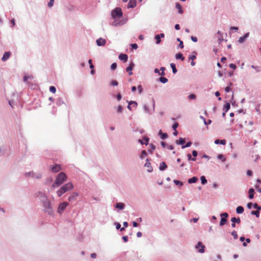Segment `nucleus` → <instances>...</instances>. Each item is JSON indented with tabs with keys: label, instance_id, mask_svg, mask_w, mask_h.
Listing matches in <instances>:
<instances>
[{
	"label": "nucleus",
	"instance_id": "obj_1",
	"mask_svg": "<svg viewBox=\"0 0 261 261\" xmlns=\"http://www.w3.org/2000/svg\"><path fill=\"white\" fill-rule=\"evenodd\" d=\"M38 196L40 197L41 201L42 202L44 207V211L48 215L53 214V210L50 204V201L48 199L47 197L44 193L39 192Z\"/></svg>",
	"mask_w": 261,
	"mask_h": 261
},
{
	"label": "nucleus",
	"instance_id": "obj_2",
	"mask_svg": "<svg viewBox=\"0 0 261 261\" xmlns=\"http://www.w3.org/2000/svg\"><path fill=\"white\" fill-rule=\"evenodd\" d=\"M67 179V176L64 172H60L56 177L54 183L52 185V187L56 188L61 186Z\"/></svg>",
	"mask_w": 261,
	"mask_h": 261
},
{
	"label": "nucleus",
	"instance_id": "obj_3",
	"mask_svg": "<svg viewBox=\"0 0 261 261\" xmlns=\"http://www.w3.org/2000/svg\"><path fill=\"white\" fill-rule=\"evenodd\" d=\"M73 188V185L72 182H68L62 186L57 191V194L58 197L61 196L63 194L67 191H71Z\"/></svg>",
	"mask_w": 261,
	"mask_h": 261
},
{
	"label": "nucleus",
	"instance_id": "obj_4",
	"mask_svg": "<svg viewBox=\"0 0 261 261\" xmlns=\"http://www.w3.org/2000/svg\"><path fill=\"white\" fill-rule=\"evenodd\" d=\"M111 15L113 18H120L122 15V12L120 8H116L111 12Z\"/></svg>",
	"mask_w": 261,
	"mask_h": 261
},
{
	"label": "nucleus",
	"instance_id": "obj_5",
	"mask_svg": "<svg viewBox=\"0 0 261 261\" xmlns=\"http://www.w3.org/2000/svg\"><path fill=\"white\" fill-rule=\"evenodd\" d=\"M68 205V203L67 202H63L61 203L58 207L57 212L60 214H62L63 211L65 210L66 207Z\"/></svg>",
	"mask_w": 261,
	"mask_h": 261
},
{
	"label": "nucleus",
	"instance_id": "obj_6",
	"mask_svg": "<svg viewBox=\"0 0 261 261\" xmlns=\"http://www.w3.org/2000/svg\"><path fill=\"white\" fill-rule=\"evenodd\" d=\"M197 249H199L198 251L200 253H203L204 252V246L200 242H199L197 245L196 246Z\"/></svg>",
	"mask_w": 261,
	"mask_h": 261
},
{
	"label": "nucleus",
	"instance_id": "obj_7",
	"mask_svg": "<svg viewBox=\"0 0 261 261\" xmlns=\"http://www.w3.org/2000/svg\"><path fill=\"white\" fill-rule=\"evenodd\" d=\"M53 172H58L61 170V168L60 165L55 164V165L50 167Z\"/></svg>",
	"mask_w": 261,
	"mask_h": 261
},
{
	"label": "nucleus",
	"instance_id": "obj_8",
	"mask_svg": "<svg viewBox=\"0 0 261 261\" xmlns=\"http://www.w3.org/2000/svg\"><path fill=\"white\" fill-rule=\"evenodd\" d=\"M96 43L98 46H103L106 43V40L102 38H100L96 40Z\"/></svg>",
	"mask_w": 261,
	"mask_h": 261
},
{
	"label": "nucleus",
	"instance_id": "obj_9",
	"mask_svg": "<svg viewBox=\"0 0 261 261\" xmlns=\"http://www.w3.org/2000/svg\"><path fill=\"white\" fill-rule=\"evenodd\" d=\"M134 67V64L131 63L126 68V71L128 73L129 75H131L133 74L132 70Z\"/></svg>",
	"mask_w": 261,
	"mask_h": 261
},
{
	"label": "nucleus",
	"instance_id": "obj_10",
	"mask_svg": "<svg viewBox=\"0 0 261 261\" xmlns=\"http://www.w3.org/2000/svg\"><path fill=\"white\" fill-rule=\"evenodd\" d=\"M78 196V194L76 192H74L71 194V195L68 197V200L69 201H72L76 200L77 196Z\"/></svg>",
	"mask_w": 261,
	"mask_h": 261
},
{
	"label": "nucleus",
	"instance_id": "obj_11",
	"mask_svg": "<svg viewBox=\"0 0 261 261\" xmlns=\"http://www.w3.org/2000/svg\"><path fill=\"white\" fill-rule=\"evenodd\" d=\"M249 33H246L244 36L241 37L239 39V42L240 43H243L249 37Z\"/></svg>",
	"mask_w": 261,
	"mask_h": 261
},
{
	"label": "nucleus",
	"instance_id": "obj_12",
	"mask_svg": "<svg viewBox=\"0 0 261 261\" xmlns=\"http://www.w3.org/2000/svg\"><path fill=\"white\" fill-rule=\"evenodd\" d=\"M145 167L147 168V171L149 172H151L152 171V168L151 166L150 163L149 162V160L148 159H146V162L145 164Z\"/></svg>",
	"mask_w": 261,
	"mask_h": 261
},
{
	"label": "nucleus",
	"instance_id": "obj_13",
	"mask_svg": "<svg viewBox=\"0 0 261 261\" xmlns=\"http://www.w3.org/2000/svg\"><path fill=\"white\" fill-rule=\"evenodd\" d=\"M119 59L122 61H123L124 62H126L128 59V56L126 54H121L119 56Z\"/></svg>",
	"mask_w": 261,
	"mask_h": 261
},
{
	"label": "nucleus",
	"instance_id": "obj_14",
	"mask_svg": "<svg viewBox=\"0 0 261 261\" xmlns=\"http://www.w3.org/2000/svg\"><path fill=\"white\" fill-rule=\"evenodd\" d=\"M11 53L10 51L6 52L3 56L2 60L6 61L10 57Z\"/></svg>",
	"mask_w": 261,
	"mask_h": 261
},
{
	"label": "nucleus",
	"instance_id": "obj_15",
	"mask_svg": "<svg viewBox=\"0 0 261 261\" xmlns=\"http://www.w3.org/2000/svg\"><path fill=\"white\" fill-rule=\"evenodd\" d=\"M148 141H149V138H147V137H144L142 140L139 139L138 141H139V142L141 144H146V145H147V144H148Z\"/></svg>",
	"mask_w": 261,
	"mask_h": 261
},
{
	"label": "nucleus",
	"instance_id": "obj_16",
	"mask_svg": "<svg viewBox=\"0 0 261 261\" xmlns=\"http://www.w3.org/2000/svg\"><path fill=\"white\" fill-rule=\"evenodd\" d=\"M167 166L165 162H162V163H160L159 167L160 170L163 171L165 170L166 168H167Z\"/></svg>",
	"mask_w": 261,
	"mask_h": 261
},
{
	"label": "nucleus",
	"instance_id": "obj_17",
	"mask_svg": "<svg viewBox=\"0 0 261 261\" xmlns=\"http://www.w3.org/2000/svg\"><path fill=\"white\" fill-rule=\"evenodd\" d=\"M197 180L198 178L197 177L194 176L188 179V182L189 184L195 183Z\"/></svg>",
	"mask_w": 261,
	"mask_h": 261
},
{
	"label": "nucleus",
	"instance_id": "obj_18",
	"mask_svg": "<svg viewBox=\"0 0 261 261\" xmlns=\"http://www.w3.org/2000/svg\"><path fill=\"white\" fill-rule=\"evenodd\" d=\"M136 5V2L135 1L130 0L128 4V8H134Z\"/></svg>",
	"mask_w": 261,
	"mask_h": 261
},
{
	"label": "nucleus",
	"instance_id": "obj_19",
	"mask_svg": "<svg viewBox=\"0 0 261 261\" xmlns=\"http://www.w3.org/2000/svg\"><path fill=\"white\" fill-rule=\"evenodd\" d=\"M175 7L178 10L179 13H180V14H182L183 13V11L182 10V7H181V6L180 5V4H179L178 3H176V5H175Z\"/></svg>",
	"mask_w": 261,
	"mask_h": 261
},
{
	"label": "nucleus",
	"instance_id": "obj_20",
	"mask_svg": "<svg viewBox=\"0 0 261 261\" xmlns=\"http://www.w3.org/2000/svg\"><path fill=\"white\" fill-rule=\"evenodd\" d=\"M254 191L253 189L250 188L249 190V198L250 199H252L253 198V197H254Z\"/></svg>",
	"mask_w": 261,
	"mask_h": 261
},
{
	"label": "nucleus",
	"instance_id": "obj_21",
	"mask_svg": "<svg viewBox=\"0 0 261 261\" xmlns=\"http://www.w3.org/2000/svg\"><path fill=\"white\" fill-rule=\"evenodd\" d=\"M236 212L238 214H242L244 212V208L242 206H239L236 209Z\"/></svg>",
	"mask_w": 261,
	"mask_h": 261
},
{
	"label": "nucleus",
	"instance_id": "obj_22",
	"mask_svg": "<svg viewBox=\"0 0 261 261\" xmlns=\"http://www.w3.org/2000/svg\"><path fill=\"white\" fill-rule=\"evenodd\" d=\"M215 143L216 144L220 143L222 145H225L226 144V141L225 140H219V139H217L215 141Z\"/></svg>",
	"mask_w": 261,
	"mask_h": 261
},
{
	"label": "nucleus",
	"instance_id": "obj_23",
	"mask_svg": "<svg viewBox=\"0 0 261 261\" xmlns=\"http://www.w3.org/2000/svg\"><path fill=\"white\" fill-rule=\"evenodd\" d=\"M185 142H186L185 139L180 138L179 140H176V143L177 144L182 145L185 143Z\"/></svg>",
	"mask_w": 261,
	"mask_h": 261
},
{
	"label": "nucleus",
	"instance_id": "obj_24",
	"mask_svg": "<svg viewBox=\"0 0 261 261\" xmlns=\"http://www.w3.org/2000/svg\"><path fill=\"white\" fill-rule=\"evenodd\" d=\"M231 221L232 222H234L239 224L241 222V220L239 218H237L236 217H232L231 219Z\"/></svg>",
	"mask_w": 261,
	"mask_h": 261
},
{
	"label": "nucleus",
	"instance_id": "obj_25",
	"mask_svg": "<svg viewBox=\"0 0 261 261\" xmlns=\"http://www.w3.org/2000/svg\"><path fill=\"white\" fill-rule=\"evenodd\" d=\"M124 206V204L123 203H117L116 205V208H119L120 210L123 209Z\"/></svg>",
	"mask_w": 261,
	"mask_h": 261
},
{
	"label": "nucleus",
	"instance_id": "obj_26",
	"mask_svg": "<svg viewBox=\"0 0 261 261\" xmlns=\"http://www.w3.org/2000/svg\"><path fill=\"white\" fill-rule=\"evenodd\" d=\"M230 105L229 103L227 102L224 106L223 110L225 111V112H226L230 109Z\"/></svg>",
	"mask_w": 261,
	"mask_h": 261
},
{
	"label": "nucleus",
	"instance_id": "obj_27",
	"mask_svg": "<svg viewBox=\"0 0 261 261\" xmlns=\"http://www.w3.org/2000/svg\"><path fill=\"white\" fill-rule=\"evenodd\" d=\"M175 58L176 59H181L182 61H184L185 58L183 57L182 54L181 53L177 54L175 56Z\"/></svg>",
	"mask_w": 261,
	"mask_h": 261
},
{
	"label": "nucleus",
	"instance_id": "obj_28",
	"mask_svg": "<svg viewBox=\"0 0 261 261\" xmlns=\"http://www.w3.org/2000/svg\"><path fill=\"white\" fill-rule=\"evenodd\" d=\"M159 134L161 135V138L162 139H165L168 137L167 134L166 133H163L161 130H160Z\"/></svg>",
	"mask_w": 261,
	"mask_h": 261
},
{
	"label": "nucleus",
	"instance_id": "obj_29",
	"mask_svg": "<svg viewBox=\"0 0 261 261\" xmlns=\"http://www.w3.org/2000/svg\"><path fill=\"white\" fill-rule=\"evenodd\" d=\"M227 221V219L225 218L221 217V221L220 222V225H224Z\"/></svg>",
	"mask_w": 261,
	"mask_h": 261
},
{
	"label": "nucleus",
	"instance_id": "obj_30",
	"mask_svg": "<svg viewBox=\"0 0 261 261\" xmlns=\"http://www.w3.org/2000/svg\"><path fill=\"white\" fill-rule=\"evenodd\" d=\"M146 156H147V152H146V151L145 150H142V152H141V154L140 155V158L143 159H144Z\"/></svg>",
	"mask_w": 261,
	"mask_h": 261
},
{
	"label": "nucleus",
	"instance_id": "obj_31",
	"mask_svg": "<svg viewBox=\"0 0 261 261\" xmlns=\"http://www.w3.org/2000/svg\"><path fill=\"white\" fill-rule=\"evenodd\" d=\"M159 80L162 83H166L168 82V79L165 77H161Z\"/></svg>",
	"mask_w": 261,
	"mask_h": 261
},
{
	"label": "nucleus",
	"instance_id": "obj_32",
	"mask_svg": "<svg viewBox=\"0 0 261 261\" xmlns=\"http://www.w3.org/2000/svg\"><path fill=\"white\" fill-rule=\"evenodd\" d=\"M170 66H171V68L172 69L173 72L174 73H176L177 70L176 69L175 64L173 63H171V64H170Z\"/></svg>",
	"mask_w": 261,
	"mask_h": 261
},
{
	"label": "nucleus",
	"instance_id": "obj_33",
	"mask_svg": "<svg viewBox=\"0 0 261 261\" xmlns=\"http://www.w3.org/2000/svg\"><path fill=\"white\" fill-rule=\"evenodd\" d=\"M200 179L201 181V184L202 185H204L207 182V180L206 179L205 177L204 176H201Z\"/></svg>",
	"mask_w": 261,
	"mask_h": 261
},
{
	"label": "nucleus",
	"instance_id": "obj_34",
	"mask_svg": "<svg viewBox=\"0 0 261 261\" xmlns=\"http://www.w3.org/2000/svg\"><path fill=\"white\" fill-rule=\"evenodd\" d=\"M155 39H156V44H159L161 40L160 39V35H156L155 36Z\"/></svg>",
	"mask_w": 261,
	"mask_h": 261
},
{
	"label": "nucleus",
	"instance_id": "obj_35",
	"mask_svg": "<svg viewBox=\"0 0 261 261\" xmlns=\"http://www.w3.org/2000/svg\"><path fill=\"white\" fill-rule=\"evenodd\" d=\"M251 214L255 215L256 217H258L259 216V211L256 210L255 211H252Z\"/></svg>",
	"mask_w": 261,
	"mask_h": 261
},
{
	"label": "nucleus",
	"instance_id": "obj_36",
	"mask_svg": "<svg viewBox=\"0 0 261 261\" xmlns=\"http://www.w3.org/2000/svg\"><path fill=\"white\" fill-rule=\"evenodd\" d=\"M231 235L233 236V238L234 239H237L238 238V234H237V232L235 230H233L232 232H231Z\"/></svg>",
	"mask_w": 261,
	"mask_h": 261
},
{
	"label": "nucleus",
	"instance_id": "obj_37",
	"mask_svg": "<svg viewBox=\"0 0 261 261\" xmlns=\"http://www.w3.org/2000/svg\"><path fill=\"white\" fill-rule=\"evenodd\" d=\"M32 76H29V75H24L23 77V81L24 82H26L28 79H32Z\"/></svg>",
	"mask_w": 261,
	"mask_h": 261
},
{
	"label": "nucleus",
	"instance_id": "obj_38",
	"mask_svg": "<svg viewBox=\"0 0 261 261\" xmlns=\"http://www.w3.org/2000/svg\"><path fill=\"white\" fill-rule=\"evenodd\" d=\"M49 91L53 93H55L56 89L54 86H50L49 88Z\"/></svg>",
	"mask_w": 261,
	"mask_h": 261
},
{
	"label": "nucleus",
	"instance_id": "obj_39",
	"mask_svg": "<svg viewBox=\"0 0 261 261\" xmlns=\"http://www.w3.org/2000/svg\"><path fill=\"white\" fill-rule=\"evenodd\" d=\"M160 69L162 71V72L161 73H159V74L161 75H165V73L164 71L165 70V68L162 67Z\"/></svg>",
	"mask_w": 261,
	"mask_h": 261
},
{
	"label": "nucleus",
	"instance_id": "obj_40",
	"mask_svg": "<svg viewBox=\"0 0 261 261\" xmlns=\"http://www.w3.org/2000/svg\"><path fill=\"white\" fill-rule=\"evenodd\" d=\"M188 160H192L195 161L196 160L195 158H192L191 155L190 154H188L187 155Z\"/></svg>",
	"mask_w": 261,
	"mask_h": 261
},
{
	"label": "nucleus",
	"instance_id": "obj_41",
	"mask_svg": "<svg viewBox=\"0 0 261 261\" xmlns=\"http://www.w3.org/2000/svg\"><path fill=\"white\" fill-rule=\"evenodd\" d=\"M174 182L175 183V185H180V186H182L183 185L182 182H181L179 180H174Z\"/></svg>",
	"mask_w": 261,
	"mask_h": 261
},
{
	"label": "nucleus",
	"instance_id": "obj_42",
	"mask_svg": "<svg viewBox=\"0 0 261 261\" xmlns=\"http://www.w3.org/2000/svg\"><path fill=\"white\" fill-rule=\"evenodd\" d=\"M196 98V96L195 95L193 94H190L189 96H188V98L190 99V100H192V99H195Z\"/></svg>",
	"mask_w": 261,
	"mask_h": 261
},
{
	"label": "nucleus",
	"instance_id": "obj_43",
	"mask_svg": "<svg viewBox=\"0 0 261 261\" xmlns=\"http://www.w3.org/2000/svg\"><path fill=\"white\" fill-rule=\"evenodd\" d=\"M218 158L220 160H222L223 162L225 161V159L222 154H219L218 156Z\"/></svg>",
	"mask_w": 261,
	"mask_h": 261
},
{
	"label": "nucleus",
	"instance_id": "obj_44",
	"mask_svg": "<svg viewBox=\"0 0 261 261\" xmlns=\"http://www.w3.org/2000/svg\"><path fill=\"white\" fill-rule=\"evenodd\" d=\"M55 0H49V2L48 3V6L49 7H51L54 5V2Z\"/></svg>",
	"mask_w": 261,
	"mask_h": 261
},
{
	"label": "nucleus",
	"instance_id": "obj_45",
	"mask_svg": "<svg viewBox=\"0 0 261 261\" xmlns=\"http://www.w3.org/2000/svg\"><path fill=\"white\" fill-rule=\"evenodd\" d=\"M111 68L112 70H115L117 68V64L116 63H113L111 65Z\"/></svg>",
	"mask_w": 261,
	"mask_h": 261
},
{
	"label": "nucleus",
	"instance_id": "obj_46",
	"mask_svg": "<svg viewBox=\"0 0 261 261\" xmlns=\"http://www.w3.org/2000/svg\"><path fill=\"white\" fill-rule=\"evenodd\" d=\"M253 207L254 208H256L257 210H258V211H259L261 209V207L258 206L256 203H254L253 204Z\"/></svg>",
	"mask_w": 261,
	"mask_h": 261
},
{
	"label": "nucleus",
	"instance_id": "obj_47",
	"mask_svg": "<svg viewBox=\"0 0 261 261\" xmlns=\"http://www.w3.org/2000/svg\"><path fill=\"white\" fill-rule=\"evenodd\" d=\"M192 144V143L191 142H188L185 146H182V148H185L186 147H190Z\"/></svg>",
	"mask_w": 261,
	"mask_h": 261
},
{
	"label": "nucleus",
	"instance_id": "obj_48",
	"mask_svg": "<svg viewBox=\"0 0 261 261\" xmlns=\"http://www.w3.org/2000/svg\"><path fill=\"white\" fill-rule=\"evenodd\" d=\"M150 146L151 149L149 150V152H150V153H152V151L155 149V147L152 144H150Z\"/></svg>",
	"mask_w": 261,
	"mask_h": 261
},
{
	"label": "nucleus",
	"instance_id": "obj_49",
	"mask_svg": "<svg viewBox=\"0 0 261 261\" xmlns=\"http://www.w3.org/2000/svg\"><path fill=\"white\" fill-rule=\"evenodd\" d=\"M112 86H117L118 85V83L116 81H112L111 83Z\"/></svg>",
	"mask_w": 261,
	"mask_h": 261
},
{
	"label": "nucleus",
	"instance_id": "obj_50",
	"mask_svg": "<svg viewBox=\"0 0 261 261\" xmlns=\"http://www.w3.org/2000/svg\"><path fill=\"white\" fill-rule=\"evenodd\" d=\"M221 217L225 218L226 219L228 217V215L227 213H224L221 214Z\"/></svg>",
	"mask_w": 261,
	"mask_h": 261
},
{
	"label": "nucleus",
	"instance_id": "obj_51",
	"mask_svg": "<svg viewBox=\"0 0 261 261\" xmlns=\"http://www.w3.org/2000/svg\"><path fill=\"white\" fill-rule=\"evenodd\" d=\"M92 61L91 59L89 60V61H88V62H89V63L90 64V68L91 69H93L94 68V66L92 64Z\"/></svg>",
	"mask_w": 261,
	"mask_h": 261
},
{
	"label": "nucleus",
	"instance_id": "obj_52",
	"mask_svg": "<svg viewBox=\"0 0 261 261\" xmlns=\"http://www.w3.org/2000/svg\"><path fill=\"white\" fill-rule=\"evenodd\" d=\"M131 46L133 49H136L138 48V45L136 43L131 44Z\"/></svg>",
	"mask_w": 261,
	"mask_h": 261
},
{
	"label": "nucleus",
	"instance_id": "obj_53",
	"mask_svg": "<svg viewBox=\"0 0 261 261\" xmlns=\"http://www.w3.org/2000/svg\"><path fill=\"white\" fill-rule=\"evenodd\" d=\"M229 67L233 69H236L237 68L236 65L232 63L229 64Z\"/></svg>",
	"mask_w": 261,
	"mask_h": 261
},
{
	"label": "nucleus",
	"instance_id": "obj_54",
	"mask_svg": "<svg viewBox=\"0 0 261 261\" xmlns=\"http://www.w3.org/2000/svg\"><path fill=\"white\" fill-rule=\"evenodd\" d=\"M196 58V57L195 55H191L189 57V60H192V61L195 60Z\"/></svg>",
	"mask_w": 261,
	"mask_h": 261
},
{
	"label": "nucleus",
	"instance_id": "obj_55",
	"mask_svg": "<svg viewBox=\"0 0 261 261\" xmlns=\"http://www.w3.org/2000/svg\"><path fill=\"white\" fill-rule=\"evenodd\" d=\"M122 111V107L121 106H119L117 108V112L121 113Z\"/></svg>",
	"mask_w": 261,
	"mask_h": 261
},
{
	"label": "nucleus",
	"instance_id": "obj_56",
	"mask_svg": "<svg viewBox=\"0 0 261 261\" xmlns=\"http://www.w3.org/2000/svg\"><path fill=\"white\" fill-rule=\"evenodd\" d=\"M201 118L204 120V123L206 125L210 124L212 122L211 120H208L207 122H206L205 119L203 117H201Z\"/></svg>",
	"mask_w": 261,
	"mask_h": 261
},
{
	"label": "nucleus",
	"instance_id": "obj_57",
	"mask_svg": "<svg viewBox=\"0 0 261 261\" xmlns=\"http://www.w3.org/2000/svg\"><path fill=\"white\" fill-rule=\"evenodd\" d=\"M231 89L230 87V86L226 87L225 89V91L226 92H229V91H231Z\"/></svg>",
	"mask_w": 261,
	"mask_h": 261
},
{
	"label": "nucleus",
	"instance_id": "obj_58",
	"mask_svg": "<svg viewBox=\"0 0 261 261\" xmlns=\"http://www.w3.org/2000/svg\"><path fill=\"white\" fill-rule=\"evenodd\" d=\"M178 124L177 123H174L173 125V129L174 130H176V128L178 127Z\"/></svg>",
	"mask_w": 261,
	"mask_h": 261
},
{
	"label": "nucleus",
	"instance_id": "obj_59",
	"mask_svg": "<svg viewBox=\"0 0 261 261\" xmlns=\"http://www.w3.org/2000/svg\"><path fill=\"white\" fill-rule=\"evenodd\" d=\"M191 39L194 42H196L197 41V38L196 37L192 36Z\"/></svg>",
	"mask_w": 261,
	"mask_h": 261
},
{
	"label": "nucleus",
	"instance_id": "obj_60",
	"mask_svg": "<svg viewBox=\"0 0 261 261\" xmlns=\"http://www.w3.org/2000/svg\"><path fill=\"white\" fill-rule=\"evenodd\" d=\"M192 155L195 158L197 155V152L196 150H193L192 151Z\"/></svg>",
	"mask_w": 261,
	"mask_h": 261
},
{
	"label": "nucleus",
	"instance_id": "obj_61",
	"mask_svg": "<svg viewBox=\"0 0 261 261\" xmlns=\"http://www.w3.org/2000/svg\"><path fill=\"white\" fill-rule=\"evenodd\" d=\"M247 174L248 176H251L252 175V171L251 170H248L247 171Z\"/></svg>",
	"mask_w": 261,
	"mask_h": 261
},
{
	"label": "nucleus",
	"instance_id": "obj_62",
	"mask_svg": "<svg viewBox=\"0 0 261 261\" xmlns=\"http://www.w3.org/2000/svg\"><path fill=\"white\" fill-rule=\"evenodd\" d=\"M122 239L123 240L124 242H126L128 241V237L127 236H123L122 237Z\"/></svg>",
	"mask_w": 261,
	"mask_h": 261
},
{
	"label": "nucleus",
	"instance_id": "obj_63",
	"mask_svg": "<svg viewBox=\"0 0 261 261\" xmlns=\"http://www.w3.org/2000/svg\"><path fill=\"white\" fill-rule=\"evenodd\" d=\"M138 89L139 90V92L140 93H141L142 91V86L141 85H139L138 87Z\"/></svg>",
	"mask_w": 261,
	"mask_h": 261
},
{
	"label": "nucleus",
	"instance_id": "obj_64",
	"mask_svg": "<svg viewBox=\"0 0 261 261\" xmlns=\"http://www.w3.org/2000/svg\"><path fill=\"white\" fill-rule=\"evenodd\" d=\"M179 46L180 48H182L184 47V44L182 41H180Z\"/></svg>",
	"mask_w": 261,
	"mask_h": 261
}]
</instances>
